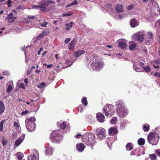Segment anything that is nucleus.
<instances>
[{
    "label": "nucleus",
    "instance_id": "f257e3e1",
    "mask_svg": "<svg viewBox=\"0 0 160 160\" xmlns=\"http://www.w3.org/2000/svg\"><path fill=\"white\" fill-rule=\"evenodd\" d=\"M92 134L88 132L82 135V142L88 146H92L95 143V141Z\"/></svg>",
    "mask_w": 160,
    "mask_h": 160
},
{
    "label": "nucleus",
    "instance_id": "f03ea898",
    "mask_svg": "<svg viewBox=\"0 0 160 160\" xmlns=\"http://www.w3.org/2000/svg\"><path fill=\"white\" fill-rule=\"evenodd\" d=\"M62 132L59 130H56L52 132L50 138L54 142L59 143L62 140Z\"/></svg>",
    "mask_w": 160,
    "mask_h": 160
},
{
    "label": "nucleus",
    "instance_id": "7ed1b4c3",
    "mask_svg": "<svg viewBox=\"0 0 160 160\" xmlns=\"http://www.w3.org/2000/svg\"><path fill=\"white\" fill-rule=\"evenodd\" d=\"M35 118L34 117H32L27 119L25 120V124L27 129L30 132H33L35 128V124L34 122Z\"/></svg>",
    "mask_w": 160,
    "mask_h": 160
},
{
    "label": "nucleus",
    "instance_id": "20e7f679",
    "mask_svg": "<svg viewBox=\"0 0 160 160\" xmlns=\"http://www.w3.org/2000/svg\"><path fill=\"white\" fill-rule=\"evenodd\" d=\"M117 112L118 116L121 118H123L128 113L127 110L125 107L124 105L119 103L117 104Z\"/></svg>",
    "mask_w": 160,
    "mask_h": 160
},
{
    "label": "nucleus",
    "instance_id": "39448f33",
    "mask_svg": "<svg viewBox=\"0 0 160 160\" xmlns=\"http://www.w3.org/2000/svg\"><path fill=\"white\" fill-rule=\"evenodd\" d=\"M113 106L112 104H106L103 108V112L106 116L108 117H111L114 113L113 108Z\"/></svg>",
    "mask_w": 160,
    "mask_h": 160
},
{
    "label": "nucleus",
    "instance_id": "423d86ee",
    "mask_svg": "<svg viewBox=\"0 0 160 160\" xmlns=\"http://www.w3.org/2000/svg\"><path fill=\"white\" fill-rule=\"evenodd\" d=\"M50 3L54 4L55 2L52 1H42L38 2V5H39V8L42 11H45Z\"/></svg>",
    "mask_w": 160,
    "mask_h": 160
},
{
    "label": "nucleus",
    "instance_id": "0eeeda50",
    "mask_svg": "<svg viewBox=\"0 0 160 160\" xmlns=\"http://www.w3.org/2000/svg\"><path fill=\"white\" fill-rule=\"evenodd\" d=\"M158 138H155V135L152 132L150 133L148 136V140L149 143L152 145H156L158 141Z\"/></svg>",
    "mask_w": 160,
    "mask_h": 160
},
{
    "label": "nucleus",
    "instance_id": "6e6552de",
    "mask_svg": "<svg viewBox=\"0 0 160 160\" xmlns=\"http://www.w3.org/2000/svg\"><path fill=\"white\" fill-rule=\"evenodd\" d=\"M144 34L142 32L135 34L133 36V39L140 42H142L144 39Z\"/></svg>",
    "mask_w": 160,
    "mask_h": 160
},
{
    "label": "nucleus",
    "instance_id": "1a4fd4ad",
    "mask_svg": "<svg viewBox=\"0 0 160 160\" xmlns=\"http://www.w3.org/2000/svg\"><path fill=\"white\" fill-rule=\"evenodd\" d=\"M39 153L38 151L35 150L32 154L28 157V160H39Z\"/></svg>",
    "mask_w": 160,
    "mask_h": 160
},
{
    "label": "nucleus",
    "instance_id": "9d476101",
    "mask_svg": "<svg viewBox=\"0 0 160 160\" xmlns=\"http://www.w3.org/2000/svg\"><path fill=\"white\" fill-rule=\"evenodd\" d=\"M118 46L122 49L125 48L127 47V45L125 40L120 39L118 41Z\"/></svg>",
    "mask_w": 160,
    "mask_h": 160
},
{
    "label": "nucleus",
    "instance_id": "9b49d317",
    "mask_svg": "<svg viewBox=\"0 0 160 160\" xmlns=\"http://www.w3.org/2000/svg\"><path fill=\"white\" fill-rule=\"evenodd\" d=\"M99 62H93L91 64V67L92 68L95 70H99V69L100 68Z\"/></svg>",
    "mask_w": 160,
    "mask_h": 160
},
{
    "label": "nucleus",
    "instance_id": "f8f14e48",
    "mask_svg": "<svg viewBox=\"0 0 160 160\" xmlns=\"http://www.w3.org/2000/svg\"><path fill=\"white\" fill-rule=\"evenodd\" d=\"M99 62H93L91 64V67L92 68L95 70H99V69L100 68Z\"/></svg>",
    "mask_w": 160,
    "mask_h": 160
},
{
    "label": "nucleus",
    "instance_id": "ddd939ff",
    "mask_svg": "<svg viewBox=\"0 0 160 160\" xmlns=\"http://www.w3.org/2000/svg\"><path fill=\"white\" fill-rule=\"evenodd\" d=\"M7 20L9 23L13 22L16 18V17H14L12 13H10L7 17Z\"/></svg>",
    "mask_w": 160,
    "mask_h": 160
},
{
    "label": "nucleus",
    "instance_id": "4468645a",
    "mask_svg": "<svg viewBox=\"0 0 160 160\" xmlns=\"http://www.w3.org/2000/svg\"><path fill=\"white\" fill-rule=\"evenodd\" d=\"M53 152L52 148L49 146L46 148L45 154L46 155L50 156L52 155Z\"/></svg>",
    "mask_w": 160,
    "mask_h": 160
},
{
    "label": "nucleus",
    "instance_id": "2eb2a0df",
    "mask_svg": "<svg viewBox=\"0 0 160 160\" xmlns=\"http://www.w3.org/2000/svg\"><path fill=\"white\" fill-rule=\"evenodd\" d=\"M139 24V22L136 19L133 18L131 20L130 22L131 26L132 28H134L138 26Z\"/></svg>",
    "mask_w": 160,
    "mask_h": 160
},
{
    "label": "nucleus",
    "instance_id": "dca6fc26",
    "mask_svg": "<svg viewBox=\"0 0 160 160\" xmlns=\"http://www.w3.org/2000/svg\"><path fill=\"white\" fill-rule=\"evenodd\" d=\"M152 10L154 11V12H151V15H158L160 14V9L159 8L158 5H157V7H154L153 8Z\"/></svg>",
    "mask_w": 160,
    "mask_h": 160
},
{
    "label": "nucleus",
    "instance_id": "f3484780",
    "mask_svg": "<svg viewBox=\"0 0 160 160\" xmlns=\"http://www.w3.org/2000/svg\"><path fill=\"white\" fill-rule=\"evenodd\" d=\"M85 146L82 143H81L80 144H78L76 145V149L78 151L82 152L85 148Z\"/></svg>",
    "mask_w": 160,
    "mask_h": 160
},
{
    "label": "nucleus",
    "instance_id": "a211bd4d",
    "mask_svg": "<svg viewBox=\"0 0 160 160\" xmlns=\"http://www.w3.org/2000/svg\"><path fill=\"white\" fill-rule=\"evenodd\" d=\"M109 132L110 134L112 135L116 134L118 133L117 129L115 127H112L109 129Z\"/></svg>",
    "mask_w": 160,
    "mask_h": 160
},
{
    "label": "nucleus",
    "instance_id": "6ab92c4d",
    "mask_svg": "<svg viewBox=\"0 0 160 160\" xmlns=\"http://www.w3.org/2000/svg\"><path fill=\"white\" fill-rule=\"evenodd\" d=\"M136 44L133 42H130L129 43V48L131 51H134L136 49Z\"/></svg>",
    "mask_w": 160,
    "mask_h": 160
},
{
    "label": "nucleus",
    "instance_id": "aec40b11",
    "mask_svg": "<svg viewBox=\"0 0 160 160\" xmlns=\"http://www.w3.org/2000/svg\"><path fill=\"white\" fill-rule=\"evenodd\" d=\"M76 39L74 38L69 43L68 48L70 50H72L74 47L76 42Z\"/></svg>",
    "mask_w": 160,
    "mask_h": 160
},
{
    "label": "nucleus",
    "instance_id": "412c9836",
    "mask_svg": "<svg viewBox=\"0 0 160 160\" xmlns=\"http://www.w3.org/2000/svg\"><path fill=\"white\" fill-rule=\"evenodd\" d=\"M85 53V51L84 50L76 51L74 52V55L75 57H78Z\"/></svg>",
    "mask_w": 160,
    "mask_h": 160
},
{
    "label": "nucleus",
    "instance_id": "4be33fe9",
    "mask_svg": "<svg viewBox=\"0 0 160 160\" xmlns=\"http://www.w3.org/2000/svg\"><path fill=\"white\" fill-rule=\"evenodd\" d=\"M5 110V106L4 103L0 101V115L2 114Z\"/></svg>",
    "mask_w": 160,
    "mask_h": 160
},
{
    "label": "nucleus",
    "instance_id": "5701e85b",
    "mask_svg": "<svg viewBox=\"0 0 160 160\" xmlns=\"http://www.w3.org/2000/svg\"><path fill=\"white\" fill-rule=\"evenodd\" d=\"M116 10L118 12H121L123 11V7L121 4H118L116 6Z\"/></svg>",
    "mask_w": 160,
    "mask_h": 160
},
{
    "label": "nucleus",
    "instance_id": "b1692460",
    "mask_svg": "<svg viewBox=\"0 0 160 160\" xmlns=\"http://www.w3.org/2000/svg\"><path fill=\"white\" fill-rule=\"evenodd\" d=\"M17 158L18 160H21L23 157V154L20 152H18L16 154Z\"/></svg>",
    "mask_w": 160,
    "mask_h": 160
},
{
    "label": "nucleus",
    "instance_id": "393cba45",
    "mask_svg": "<svg viewBox=\"0 0 160 160\" xmlns=\"http://www.w3.org/2000/svg\"><path fill=\"white\" fill-rule=\"evenodd\" d=\"M73 23V22H71L69 24L66 23L65 25L66 27L65 28V29L67 31L69 30L70 28L72 27L73 26L72 24Z\"/></svg>",
    "mask_w": 160,
    "mask_h": 160
},
{
    "label": "nucleus",
    "instance_id": "a878e982",
    "mask_svg": "<svg viewBox=\"0 0 160 160\" xmlns=\"http://www.w3.org/2000/svg\"><path fill=\"white\" fill-rule=\"evenodd\" d=\"M105 130L103 129H101V139H103L105 138L106 135L105 134Z\"/></svg>",
    "mask_w": 160,
    "mask_h": 160
},
{
    "label": "nucleus",
    "instance_id": "bb28decb",
    "mask_svg": "<svg viewBox=\"0 0 160 160\" xmlns=\"http://www.w3.org/2000/svg\"><path fill=\"white\" fill-rule=\"evenodd\" d=\"M145 142V140L144 139L142 138H141L139 139L138 140V143L139 145H143Z\"/></svg>",
    "mask_w": 160,
    "mask_h": 160
},
{
    "label": "nucleus",
    "instance_id": "cd10ccee",
    "mask_svg": "<svg viewBox=\"0 0 160 160\" xmlns=\"http://www.w3.org/2000/svg\"><path fill=\"white\" fill-rule=\"evenodd\" d=\"M133 68L134 70L138 72H140L144 71V70L142 68H137L134 64H133Z\"/></svg>",
    "mask_w": 160,
    "mask_h": 160
},
{
    "label": "nucleus",
    "instance_id": "c85d7f7f",
    "mask_svg": "<svg viewBox=\"0 0 160 160\" xmlns=\"http://www.w3.org/2000/svg\"><path fill=\"white\" fill-rule=\"evenodd\" d=\"M126 148L127 150L130 151L132 149L133 147L131 143H128L126 145Z\"/></svg>",
    "mask_w": 160,
    "mask_h": 160
},
{
    "label": "nucleus",
    "instance_id": "c756f323",
    "mask_svg": "<svg viewBox=\"0 0 160 160\" xmlns=\"http://www.w3.org/2000/svg\"><path fill=\"white\" fill-rule=\"evenodd\" d=\"M144 131L145 132H147L149 130V126L148 124H145L142 127Z\"/></svg>",
    "mask_w": 160,
    "mask_h": 160
},
{
    "label": "nucleus",
    "instance_id": "7c9ffc66",
    "mask_svg": "<svg viewBox=\"0 0 160 160\" xmlns=\"http://www.w3.org/2000/svg\"><path fill=\"white\" fill-rule=\"evenodd\" d=\"M82 102L83 105L85 106H87L88 105V102L87 99V98L85 97H82Z\"/></svg>",
    "mask_w": 160,
    "mask_h": 160
},
{
    "label": "nucleus",
    "instance_id": "2f4dec72",
    "mask_svg": "<svg viewBox=\"0 0 160 160\" xmlns=\"http://www.w3.org/2000/svg\"><path fill=\"white\" fill-rule=\"evenodd\" d=\"M22 141L23 140L21 138H18L15 142V145L16 146H18L22 142Z\"/></svg>",
    "mask_w": 160,
    "mask_h": 160
},
{
    "label": "nucleus",
    "instance_id": "473e14b6",
    "mask_svg": "<svg viewBox=\"0 0 160 160\" xmlns=\"http://www.w3.org/2000/svg\"><path fill=\"white\" fill-rule=\"evenodd\" d=\"M66 126V123L65 122H61L60 125L59 127L62 129H65Z\"/></svg>",
    "mask_w": 160,
    "mask_h": 160
},
{
    "label": "nucleus",
    "instance_id": "72a5a7b5",
    "mask_svg": "<svg viewBox=\"0 0 160 160\" xmlns=\"http://www.w3.org/2000/svg\"><path fill=\"white\" fill-rule=\"evenodd\" d=\"M142 68L147 72H149L151 70L150 67L149 66H147L146 67H143Z\"/></svg>",
    "mask_w": 160,
    "mask_h": 160
},
{
    "label": "nucleus",
    "instance_id": "f704fd0d",
    "mask_svg": "<svg viewBox=\"0 0 160 160\" xmlns=\"http://www.w3.org/2000/svg\"><path fill=\"white\" fill-rule=\"evenodd\" d=\"M149 38H147L146 39V44L147 45H149L151 43L153 39H150Z\"/></svg>",
    "mask_w": 160,
    "mask_h": 160
},
{
    "label": "nucleus",
    "instance_id": "c9c22d12",
    "mask_svg": "<svg viewBox=\"0 0 160 160\" xmlns=\"http://www.w3.org/2000/svg\"><path fill=\"white\" fill-rule=\"evenodd\" d=\"M78 2L77 0L74 1L72 3L68 5L66 7V8H68L72 5H76L78 4Z\"/></svg>",
    "mask_w": 160,
    "mask_h": 160
},
{
    "label": "nucleus",
    "instance_id": "e433bc0d",
    "mask_svg": "<svg viewBox=\"0 0 160 160\" xmlns=\"http://www.w3.org/2000/svg\"><path fill=\"white\" fill-rule=\"evenodd\" d=\"M151 38V39H153V35L152 33L150 32H148L147 34L146 35V38Z\"/></svg>",
    "mask_w": 160,
    "mask_h": 160
},
{
    "label": "nucleus",
    "instance_id": "4c0bfd02",
    "mask_svg": "<svg viewBox=\"0 0 160 160\" xmlns=\"http://www.w3.org/2000/svg\"><path fill=\"white\" fill-rule=\"evenodd\" d=\"M5 121V120H2L0 122V132L3 131V124Z\"/></svg>",
    "mask_w": 160,
    "mask_h": 160
},
{
    "label": "nucleus",
    "instance_id": "58836bf2",
    "mask_svg": "<svg viewBox=\"0 0 160 160\" xmlns=\"http://www.w3.org/2000/svg\"><path fill=\"white\" fill-rule=\"evenodd\" d=\"M12 89V86L11 85H9L8 86L7 90L6 91L7 93H9L11 92Z\"/></svg>",
    "mask_w": 160,
    "mask_h": 160
},
{
    "label": "nucleus",
    "instance_id": "ea45409f",
    "mask_svg": "<svg viewBox=\"0 0 160 160\" xmlns=\"http://www.w3.org/2000/svg\"><path fill=\"white\" fill-rule=\"evenodd\" d=\"M117 121V118L116 117H113L111 121V123L112 124H114Z\"/></svg>",
    "mask_w": 160,
    "mask_h": 160
},
{
    "label": "nucleus",
    "instance_id": "a19ab883",
    "mask_svg": "<svg viewBox=\"0 0 160 160\" xmlns=\"http://www.w3.org/2000/svg\"><path fill=\"white\" fill-rule=\"evenodd\" d=\"M105 121V118L104 115L101 113V123Z\"/></svg>",
    "mask_w": 160,
    "mask_h": 160
},
{
    "label": "nucleus",
    "instance_id": "79ce46f5",
    "mask_svg": "<svg viewBox=\"0 0 160 160\" xmlns=\"http://www.w3.org/2000/svg\"><path fill=\"white\" fill-rule=\"evenodd\" d=\"M150 158L152 160H156V157L154 154H150Z\"/></svg>",
    "mask_w": 160,
    "mask_h": 160
},
{
    "label": "nucleus",
    "instance_id": "37998d69",
    "mask_svg": "<svg viewBox=\"0 0 160 160\" xmlns=\"http://www.w3.org/2000/svg\"><path fill=\"white\" fill-rule=\"evenodd\" d=\"M127 16V14H122V15H119L118 16L119 18L120 19H122L126 17Z\"/></svg>",
    "mask_w": 160,
    "mask_h": 160
},
{
    "label": "nucleus",
    "instance_id": "c03bdc74",
    "mask_svg": "<svg viewBox=\"0 0 160 160\" xmlns=\"http://www.w3.org/2000/svg\"><path fill=\"white\" fill-rule=\"evenodd\" d=\"M112 138H109V137L108 138H107V139H108V141H109V142H110V143L111 144H112L113 142L114 141H115L116 140V138H114V140H113V141H112Z\"/></svg>",
    "mask_w": 160,
    "mask_h": 160
},
{
    "label": "nucleus",
    "instance_id": "a18cd8bd",
    "mask_svg": "<svg viewBox=\"0 0 160 160\" xmlns=\"http://www.w3.org/2000/svg\"><path fill=\"white\" fill-rule=\"evenodd\" d=\"M72 14V12L63 13L62 14V16L64 17L66 16H71Z\"/></svg>",
    "mask_w": 160,
    "mask_h": 160
},
{
    "label": "nucleus",
    "instance_id": "49530a36",
    "mask_svg": "<svg viewBox=\"0 0 160 160\" xmlns=\"http://www.w3.org/2000/svg\"><path fill=\"white\" fill-rule=\"evenodd\" d=\"M45 85V83L44 82H42L41 84H39L38 87V88H42Z\"/></svg>",
    "mask_w": 160,
    "mask_h": 160
},
{
    "label": "nucleus",
    "instance_id": "de8ad7c7",
    "mask_svg": "<svg viewBox=\"0 0 160 160\" xmlns=\"http://www.w3.org/2000/svg\"><path fill=\"white\" fill-rule=\"evenodd\" d=\"M96 133L98 137L99 138H100V130L99 128L97 129Z\"/></svg>",
    "mask_w": 160,
    "mask_h": 160
},
{
    "label": "nucleus",
    "instance_id": "09e8293b",
    "mask_svg": "<svg viewBox=\"0 0 160 160\" xmlns=\"http://www.w3.org/2000/svg\"><path fill=\"white\" fill-rule=\"evenodd\" d=\"M32 7L33 9H35L40 8H39V5H32Z\"/></svg>",
    "mask_w": 160,
    "mask_h": 160
},
{
    "label": "nucleus",
    "instance_id": "8fccbe9b",
    "mask_svg": "<svg viewBox=\"0 0 160 160\" xmlns=\"http://www.w3.org/2000/svg\"><path fill=\"white\" fill-rule=\"evenodd\" d=\"M153 75L158 77H160V73L158 72H155L153 73Z\"/></svg>",
    "mask_w": 160,
    "mask_h": 160
},
{
    "label": "nucleus",
    "instance_id": "3c124183",
    "mask_svg": "<svg viewBox=\"0 0 160 160\" xmlns=\"http://www.w3.org/2000/svg\"><path fill=\"white\" fill-rule=\"evenodd\" d=\"M134 7V6L133 5H130L128 6L127 9L128 10H132Z\"/></svg>",
    "mask_w": 160,
    "mask_h": 160
},
{
    "label": "nucleus",
    "instance_id": "603ef678",
    "mask_svg": "<svg viewBox=\"0 0 160 160\" xmlns=\"http://www.w3.org/2000/svg\"><path fill=\"white\" fill-rule=\"evenodd\" d=\"M47 22H44V23H40V25L41 26L43 27H45L48 24Z\"/></svg>",
    "mask_w": 160,
    "mask_h": 160
},
{
    "label": "nucleus",
    "instance_id": "864d4df0",
    "mask_svg": "<svg viewBox=\"0 0 160 160\" xmlns=\"http://www.w3.org/2000/svg\"><path fill=\"white\" fill-rule=\"evenodd\" d=\"M7 141L5 139H3L2 142V144L3 146H4L7 145Z\"/></svg>",
    "mask_w": 160,
    "mask_h": 160
},
{
    "label": "nucleus",
    "instance_id": "5fc2aeb1",
    "mask_svg": "<svg viewBox=\"0 0 160 160\" xmlns=\"http://www.w3.org/2000/svg\"><path fill=\"white\" fill-rule=\"evenodd\" d=\"M96 117L98 121L100 122V113H98L97 114Z\"/></svg>",
    "mask_w": 160,
    "mask_h": 160
},
{
    "label": "nucleus",
    "instance_id": "6e6d98bb",
    "mask_svg": "<svg viewBox=\"0 0 160 160\" xmlns=\"http://www.w3.org/2000/svg\"><path fill=\"white\" fill-rule=\"evenodd\" d=\"M155 153L159 157H160V150L159 149L157 150L155 152Z\"/></svg>",
    "mask_w": 160,
    "mask_h": 160
},
{
    "label": "nucleus",
    "instance_id": "4d7b16f0",
    "mask_svg": "<svg viewBox=\"0 0 160 160\" xmlns=\"http://www.w3.org/2000/svg\"><path fill=\"white\" fill-rule=\"evenodd\" d=\"M154 62L155 63L157 64H160V59H158L155 60L154 61Z\"/></svg>",
    "mask_w": 160,
    "mask_h": 160
},
{
    "label": "nucleus",
    "instance_id": "13d9d810",
    "mask_svg": "<svg viewBox=\"0 0 160 160\" xmlns=\"http://www.w3.org/2000/svg\"><path fill=\"white\" fill-rule=\"evenodd\" d=\"M3 74L4 75L8 76L9 75V73L8 71H4L3 72Z\"/></svg>",
    "mask_w": 160,
    "mask_h": 160
},
{
    "label": "nucleus",
    "instance_id": "bf43d9fd",
    "mask_svg": "<svg viewBox=\"0 0 160 160\" xmlns=\"http://www.w3.org/2000/svg\"><path fill=\"white\" fill-rule=\"evenodd\" d=\"M29 112V111L28 110H25L24 111H23L22 112V113H21V115H23L24 114H28V113Z\"/></svg>",
    "mask_w": 160,
    "mask_h": 160
},
{
    "label": "nucleus",
    "instance_id": "052dcab7",
    "mask_svg": "<svg viewBox=\"0 0 160 160\" xmlns=\"http://www.w3.org/2000/svg\"><path fill=\"white\" fill-rule=\"evenodd\" d=\"M12 2L10 0H8L7 1V4L8 5V7H10L11 6V5L10 4Z\"/></svg>",
    "mask_w": 160,
    "mask_h": 160
},
{
    "label": "nucleus",
    "instance_id": "680f3d73",
    "mask_svg": "<svg viewBox=\"0 0 160 160\" xmlns=\"http://www.w3.org/2000/svg\"><path fill=\"white\" fill-rule=\"evenodd\" d=\"M19 88H25V85L23 83L19 85Z\"/></svg>",
    "mask_w": 160,
    "mask_h": 160
},
{
    "label": "nucleus",
    "instance_id": "e2e57ef3",
    "mask_svg": "<svg viewBox=\"0 0 160 160\" xmlns=\"http://www.w3.org/2000/svg\"><path fill=\"white\" fill-rule=\"evenodd\" d=\"M28 18L29 19H33L35 18V17L32 16H28Z\"/></svg>",
    "mask_w": 160,
    "mask_h": 160
},
{
    "label": "nucleus",
    "instance_id": "0e129e2a",
    "mask_svg": "<svg viewBox=\"0 0 160 160\" xmlns=\"http://www.w3.org/2000/svg\"><path fill=\"white\" fill-rule=\"evenodd\" d=\"M70 40V39L69 38H67L65 40L64 42L65 43H68V42Z\"/></svg>",
    "mask_w": 160,
    "mask_h": 160
},
{
    "label": "nucleus",
    "instance_id": "69168bd1",
    "mask_svg": "<svg viewBox=\"0 0 160 160\" xmlns=\"http://www.w3.org/2000/svg\"><path fill=\"white\" fill-rule=\"evenodd\" d=\"M23 6L22 5L19 6L17 8H16L17 10H18L19 9H22L23 8Z\"/></svg>",
    "mask_w": 160,
    "mask_h": 160
},
{
    "label": "nucleus",
    "instance_id": "338daca9",
    "mask_svg": "<svg viewBox=\"0 0 160 160\" xmlns=\"http://www.w3.org/2000/svg\"><path fill=\"white\" fill-rule=\"evenodd\" d=\"M82 135L81 134H77L76 135V136L75 137H76V138H79L80 137V136L82 137Z\"/></svg>",
    "mask_w": 160,
    "mask_h": 160
},
{
    "label": "nucleus",
    "instance_id": "774afa93",
    "mask_svg": "<svg viewBox=\"0 0 160 160\" xmlns=\"http://www.w3.org/2000/svg\"><path fill=\"white\" fill-rule=\"evenodd\" d=\"M14 126L15 127H19V126L18 124V123L17 122H15L14 123Z\"/></svg>",
    "mask_w": 160,
    "mask_h": 160
}]
</instances>
